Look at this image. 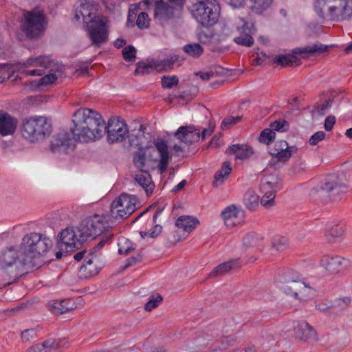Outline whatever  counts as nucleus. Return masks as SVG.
Listing matches in <instances>:
<instances>
[{
    "label": "nucleus",
    "mask_w": 352,
    "mask_h": 352,
    "mask_svg": "<svg viewBox=\"0 0 352 352\" xmlns=\"http://www.w3.org/2000/svg\"><path fill=\"white\" fill-rule=\"evenodd\" d=\"M325 137V133L323 131H318L311 135L309 142L311 145H316L318 142L322 141Z\"/></svg>",
    "instance_id": "obj_57"
},
{
    "label": "nucleus",
    "mask_w": 352,
    "mask_h": 352,
    "mask_svg": "<svg viewBox=\"0 0 352 352\" xmlns=\"http://www.w3.org/2000/svg\"><path fill=\"white\" fill-rule=\"evenodd\" d=\"M256 30L254 25L241 17H236L225 24L223 33L226 35L238 34L234 37V41L239 45L252 47L254 40L252 35Z\"/></svg>",
    "instance_id": "obj_4"
},
{
    "label": "nucleus",
    "mask_w": 352,
    "mask_h": 352,
    "mask_svg": "<svg viewBox=\"0 0 352 352\" xmlns=\"http://www.w3.org/2000/svg\"><path fill=\"white\" fill-rule=\"evenodd\" d=\"M85 240L81 234L80 227H67L58 233L57 245L61 250L71 252L79 249Z\"/></svg>",
    "instance_id": "obj_11"
},
{
    "label": "nucleus",
    "mask_w": 352,
    "mask_h": 352,
    "mask_svg": "<svg viewBox=\"0 0 352 352\" xmlns=\"http://www.w3.org/2000/svg\"><path fill=\"white\" fill-rule=\"evenodd\" d=\"M18 263L20 265H24L28 263L27 261H23L21 256L20 245L18 250L14 246H10L2 251L0 256L1 266L18 267Z\"/></svg>",
    "instance_id": "obj_19"
},
{
    "label": "nucleus",
    "mask_w": 352,
    "mask_h": 352,
    "mask_svg": "<svg viewBox=\"0 0 352 352\" xmlns=\"http://www.w3.org/2000/svg\"><path fill=\"white\" fill-rule=\"evenodd\" d=\"M138 199L134 195L122 194L113 201L111 209L107 214L113 225L128 218L136 209Z\"/></svg>",
    "instance_id": "obj_6"
},
{
    "label": "nucleus",
    "mask_w": 352,
    "mask_h": 352,
    "mask_svg": "<svg viewBox=\"0 0 352 352\" xmlns=\"http://www.w3.org/2000/svg\"><path fill=\"white\" fill-rule=\"evenodd\" d=\"M199 224V220L192 216H181L176 222L175 226L184 230L185 232H190Z\"/></svg>",
    "instance_id": "obj_34"
},
{
    "label": "nucleus",
    "mask_w": 352,
    "mask_h": 352,
    "mask_svg": "<svg viewBox=\"0 0 352 352\" xmlns=\"http://www.w3.org/2000/svg\"><path fill=\"white\" fill-rule=\"evenodd\" d=\"M331 100H328L325 101L320 107H318V114L320 116H324L326 113L327 109L331 107Z\"/></svg>",
    "instance_id": "obj_63"
},
{
    "label": "nucleus",
    "mask_w": 352,
    "mask_h": 352,
    "mask_svg": "<svg viewBox=\"0 0 352 352\" xmlns=\"http://www.w3.org/2000/svg\"><path fill=\"white\" fill-rule=\"evenodd\" d=\"M162 230V228L160 225H155L152 229H151L148 232H144L145 235H148L152 238L157 237Z\"/></svg>",
    "instance_id": "obj_60"
},
{
    "label": "nucleus",
    "mask_w": 352,
    "mask_h": 352,
    "mask_svg": "<svg viewBox=\"0 0 352 352\" xmlns=\"http://www.w3.org/2000/svg\"><path fill=\"white\" fill-rule=\"evenodd\" d=\"M97 8L96 6L89 2L82 3L79 7L76 9L74 19L76 21H79L80 19H82L85 25L87 22L94 16H98L96 15Z\"/></svg>",
    "instance_id": "obj_26"
},
{
    "label": "nucleus",
    "mask_w": 352,
    "mask_h": 352,
    "mask_svg": "<svg viewBox=\"0 0 352 352\" xmlns=\"http://www.w3.org/2000/svg\"><path fill=\"white\" fill-rule=\"evenodd\" d=\"M244 204L250 210H254L258 206V196L252 190H248L244 195Z\"/></svg>",
    "instance_id": "obj_40"
},
{
    "label": "nucleus",
    "mask_w": 352,
    "mask_h": 352,
    "mask_svg": "<svg viewBox=\"0 0 352 352\" xmlns=\"http://www.w3.org/2000/svg\"><path fill=\"white\" fill-rule=\"evenodd\" d=\"M241 119V117L240 116H236V117H228L225 118L221 124V128L223 130H226L230 129L232 125L238 123Z\"/></svg>",
    "instance_id": "obj_53"
},
{
    "label": "nucleus",
    "mask_w": 352,
    "mask_h": 352,
    "mask_svg": "<svg viewBox=\"0 0 352 352\" xmlns=\"http://www.w3.org/2000/svg\"><path fill=\"white\" fill-rule=\"evenodd\" d=\"M329 49V46L326 45H323L320 43H314L311 45H308L305 47L296 48L294 50V52L295 54H309V55H315V54H321L324 52H326Z\"/></svg>",
    "instance_id": "obj_35"
},
{
    "label": "nucleus",
    "mask_w": 352,
    "mask_h": 352,
    "mask_svg": "<svg viewBox=\"0 0 352 352\" xmlns=\"http://www.w3.org/2000/svg\"><path fill=\"white\" fill-rule=\"evenodd\" d=\"M275 136L276 133L272 129H265L261 133L258 140L268 145L274 140Z\"/></svg>",
    "instance_id": "obj_45"
},
{
    "label": "nucleus",
    "mask_w": 352,
    "mask_h": 352,
    "mask_svg": "<svg viewBox=\"0 0 352 352\" xmlns=\"http://www.w3.org/2000/svg\"><path fill=\"white\" fill-rule=\"evenodd\" d=\"M240 216H243V212L234 205L226 207L221 212V217L228 227H233L240 223Z\"/></svg>",
    "instance_id": "obj_27"
},
{
    "label": "nucleus",
    "mask_w": 352,
    "mask_h": 352,
    "mask_svg": "<svg viewBox=\"0 0 352 352\" xmlns=\"http://www.w3.org/2000/svg\"><path fill=\"white\" fill-rule=\"evenodd\" d=\"M250 9L254 13L261 14L271 5L272 0H248Z\"/></svg>",
    "instance_id": "obj_39"
},
{
    "label": "nucleus",
    "mask_w": 352,
    "mask_h": 352,
    "mask_svg": "<svg viewBox=\"0 0 352 352\" xmlns=\"http://www.w3.org/2000/svg\"><path fill=\"white\" fill-rule=\"evenodd\" d=\"M109 20L106 16L98 15L94 16L85 25V30L91 44L100 47L107 42L109 37Z\"/></svg>",
    "instance_id": "obj_10"
},
{
    "label": "nucleus",
    "mask_w": 352,
    "mask_h": 352,
    "mask_svg": "<svg viewBox=\"0 0 352 352\" xmlns=\"http://www.w3.org/2000/svg\"><path fill=\"white\" fill-rule=\"evenodd\" d=\"M167 239L170 245H174L179 242L181 238L176 231H173L168 234Z\"/></svg>",
    "instance_id": "obj_62"
},
{
    "label": "nucleus",
    "mask_w": 352,
    "mask_h": 352,
    "mask_svg": "<svg viewBox=\"0 0 352 352\" xmlns=\"http://www.w3.org/2000/svg\"><path fill=\"white\" fill-rule=\"evenodd\" d=\"M178 57L176 55H168L164 59L153 60L154 68L159 71L168 70L172 68L174 63L177 60Z\"/></svg>",
    "instance_id": "obj_38"
},
{
    "label": "nucleus",
    "mask_w": 352,
    "mask_h": 352,
    "mask_svg": "<svg viewBox=\"0 0 352 352\" xmlns=\"http://www.w3.org/2000/svg\"><path fill=\"white\" fill-rule=\"evenodd\" d=\"M177 139L186 144H192L200 138V130L195 125L182 126L175 133Z\"/></svg>",
    "instance_id": "obj_21"
},
{
    "label": "nucleus",
    "mask_w": 352,
    "mask_h": 352,
    "mask_svg": "<svg viewBox=\"0 0 352 352\" xmlns=\"http://www.w3.org/2000/svg\"><path fill=\"white\" fill-rule=\"evenodd\" d=\"M272 245L276 251H283L288 245V241L284 236H276L272 240Z\"/></svg>",
    "instance_id": "obj_46"
},
{
    "label": "nucleus",
    "mask_w": 352,
    "mask_h": 352,
    "mask_svg": "<svg viewBox=\"0 0 352 352\" xmlns=\"http://www.w3.org/2000/svg\"><path fill=\"white\" fill-rule=\"evenodd\" d=\"M20 276L19 267L1 266L0 287H5L15 283Z\"/></svg>",
    "instance_id": "obj_25"
},
{
    "label": "nucleus",
    "mask_w": 352,
    "mask_h": 352,
    "mask_svg": "<svg viewBox=\"0 0 352 352\" xmlns=\"http://www.w3.org/2000/svg\"><path fill=\"white\" fill-rule=\"evenodd\" d=\"M146 162V155L142 151H139L134 153L133 164L138 168L142 169Z\"/></svg>",
    "instance_id": "obj_49"
},
{
    "label": "nucleus",
    "mask_w": 352,
    "mask_h": 352,
    "mask_svg": "<svg viewBox=\"0 0 352 352\" xmlns=\"http://www.w3.org/2000/svg\"><path fill=\"white\" fill-rule=\"evenodd\" d=\"M344 232V229L342 226H329L327 229L325 236L327 239L331 241L332 240L340 237Z\"/></svg>",
    "instance_id": "obj_42"
},
{
    "label": "nucleus",
    "mask_w": 352,
    "mask_h": 352,
    "mask_svg": "<svg viewBox=\"0 0 352 352\" xmlns=\"http://www.w3.org/2000/svg\"><path fill=\"white\" fill-rule=\"evenodd\" d=\"M345 188L339 181L336 175L327 176L318 187L314 188L311 190V195L314 196L318 194L320 196H324V193H329L336 191L339 193Z\"/></svg>",
    "instance_id": "obj_18"
},
{
    "label": "nucleus",
    "mask_w": 352,
    "mask_h": 352,
    "mask_svg": "<svg viewBox=\"0 0 352 352\" xmlns=\"http://www.w3.org/2000/svg\"><path fill=\"white\" fill-rule=\"evenodd\" d=\"M71 132L73 138L67 131L59 132L51 143L54 153H68L74 148L73 140L87 143L99 140L104 135L106 126L102 116L96 111L89 108H80L72 115Z\"/></svg>",
    "instance_id": "obj_1"
},
{
    "label": "nucleus",
    "mask_w": 352,
    "mask_h": 352,
    "mask_svg": "<svg viewBox=\"0 0 352 352\" xmlns=\"http://www.w3.org/2000/svg\"><path fill=\"white\" fill-rule=\"evenodd\" d=\"M256 50L255 53L257 54V56L253 60V64L254 65H262L264 63L265 59L267 58V55L263 52H258V48Z\"/></svg>",
    "instance_id": "obj_59"
},
{
    "label": "nucleus",
    "mask_w": 352,
    "mask_h": 352,
    "mask_svg": "<svg viewBox=\"0 0 352 352\" xmlns=\"http://www.w3.org/2000/svg\"><path fill=\"white\" fill-rule=\"evenodd\" d=\"M52 132V122L45 116H32L23 120L21 134L31 142L42 141Z\"/></svg>",
    "instance_id": "obj_3"
},
{
    "label": "nucleus",
    "mask_w": 352,
    "mask_h": 352,
    "mask_svg": "<svg viewBox=\"0 0 352 352\" xmlns=\"http://www.w3.org/2000/svg\"><path fill=\"white\" fill-rule=\"evenodd\" d=\"M122 53L126 61L131 62L135 60L136 50L133 45H129L123 48Z\"/></svg>",
    "instance_id": "obj_50"
},
{
    "label": "nucleus",
    "mask_w": 352,
    "mask_h": 352,
    "mask_svg": "<svg viewBox=\"0 0 352 352\" xmlns=\"http://www.w3.org/2000/svg\"><path fill=\"white\" fill-rule=\"evenodd\" d=\"M231 171L232 168L230 166V164L227 162H223L221 169L216 173L214 177V181L212 182L213 186L218 188L219 186H221L224 183L226 178L231 173Z\"/></svg>",
    "instance_id": "obj_37"
},
{
    "label": "nucleus",
    "mask_w": 352,
    "mask_h": 352,
    "mask_svg": "<svg viewBox=\"0 0 352 352\" xmlns=\"http://www.w3.org/2000/svg\"><path fill=\"white\" fill-rule=\"evenodd\" d=\"M257 239L254 233H248L243 237V244L246 247L253 246L256 245Z\"/></svg>",
    "instance_id": "obj_54"
},
{
    "label": "nucleus",
    "mask_w": 352,
    "mask_h": 352,
    "mask_svg": "<svg viewBox=\"0 0 352 352\" xmlns=\"http://www.w3.org/2000/svg\"><path fill=\"white\" fill-rule=\"evenodd\" d=\"M106 129L109 143L122 142L129 133L126 124L118 119H110Z\"/></svg>",
    "instance_id": "obj_16"
},
{
    "label": "nucleus",
    "mask_w": 352,
    "mask_h": 352,
    "mask_svg": "<svg viewBox=\"0 0 352 352\" xmlns=\"http://www.w3.org/2000/svg\"><path fill=\"white\" fill-rule=\"evenodd\" d=\"M296 59V58L292 55H278L274 57L273 62L281 66H289L293 65Z\"/></svg>",
    "instance_id": "obj_44"
},
{
    "label": "nucleus",
    "mask_w": 352,
    "mask_h": 352,
    "mask_svg": "<svg viewBox=\"0 0 352 352\" xmlns=\"http://www.w3.org/2000/svg\"><path fill=\"white\" fill-rule=\"evenodd\" d=\"M153 144L160 153V157L158 168L161 173H164L166 170L168 162L171 159L168 153L167 144L165 140L160 138L155 140Z\"/></svg>",
    "instance_id": "obj_23"
},
{
    "label": "nucleus",
    "mask_w": 352,
    "mask_h": 352,
    "mask_svg": "<svg viewBox=\"0 0 352 352\" xmlns=\"http://www.w3.org/2000/svg\"><path fill=\"white\" fill-rule=\"evenodd\" d=\"M280 288L300 301L307 300L312 294V288L307 285L297 274H286L280 282Z\"/></svg>",
    "instance_id": "obj_7"
},
{
    "label": "nucleus",
    "mask_w": 352,
    "mask_h": 352,
    "mask_svg": "<svg viewBox=\"0 0 352 352\" xmlns=\"http://www.w3.org/2000/svg\"><path fill=\"white\" fill-rule=\"evenodd\" d=\"M41 67L45 69H49L51 72L62 71L63 65L52 60L47 56H39L37 57H30L23 64L18 63L17 64H6L0 63V74H9L10 72L15 71V67L19 69L22 67Z\"/></svg>",
    "instance_id": "obj_9"
},
{
    "label": "nucleus",
    "mask_w": 352,
    "mask_h": 352,
    "mask_svg": "<svg viewBox=\"0 0 352 352\" xmlns=\"http://www.w3.org/2000/svg\"><path fill=\"white\" fill-rule=\"evenodd\" d=\"M294 331L296 337L304 341H316L318 335L316 330L306 321H298L294 322Z\"/></svg>",
    "instance_id": "obj_22"
},
{
    "label": "nucleus",
    "mask_w": 352,
    "mask_h": 352,
    "mask_svg": "<svg viewBox=\"0 0 352 352\" xmlns=\"http://www.w3.org/2000/svg\"><path fill=\"white\" fill-rule=\"evenodd\" d=\"M288 126L287 122L285 120H276L270 124L272 129L277 131H285Z\"/></svg>",
    "instance_id": "obj_55"
},
{
    "label": "nucleus",
    "mask_w": 352,
    "mask_h": 352,
    "mask_svg": "<svg viewBox=\"0 0 352 352\" xmlns=\"http://www.w3.org/2000/svg\"><path fill=\"white\" fill-rule=\"evenodd\" d=\"M118 252L120 254H127L135 250V245L126 238H121L118 243Z\"/></svg>",
    "instance_id": "obj_43"
},
{
    "label": "nucleus",
    "mask_w": 352,
    "mask_h": 352,
    "mask_svg": "<svg viewBox=\"0 0 352 352\" xmlns=\"http://www.w3.org/2000/svg\"><path fill=\"white\" fill-rule=\"evenodd\" d=\"M298 148L296 146H286L281 148L280 151L276 153H271L272 159H276L278 162H286L291 157L297 153Z\"/></svg>",
    "instance_id": "obj_36"
},
{
    "label": "nucleus",
    "mask_w": 352,
    "mask_h": 352,
    "mask_svg": "<svg viewBox=\"0 0 352 352\" xmlns=\"http://www.w3.org/2000/svg\"><path fill=\"white\" fill-rule=\"evenodd\" d=\"M50 311L55 314H63L76 307L72 299L54 300L49 304Z\"/></svg>",
    "instance_id": "obj_30"
},
{
    "label": "nucleus",
    "mask_w": 352,
    "mask_h": 352,
    "mask_svg": "<svg viewBox=\"0 0 352 352\" xmlns=\"http://www.w3.org/2000/svg\"><path fill=\"white\" fill-rule=\"evenodd\" d=\"M336 122V118L334 116H328L324 122V129L327 131H331L333 126Z\"/></svg>",
    "instance_id": "obj_64"
},
{
    "label": "nucleus",
    "mask_w": 352,
    "mask_h": 352,
    "mask_svg": "<svg viewBox=\"0 0 352 352\" xmlns=\"http://www.w3.org/2000/svg\"><path fill=\"white\" fill-rule=\"evenodd\" d=\"M53 246V242L45 234L32 232L25 234L20 243L21 256L28 263L46 256Z\"/></svg>",
    "instance_id": "obj_2"
},
{
    "label": "nucleus",
    "mask_w": 352,
    "mask_h": 352,
    "mask_svg": "<svg viewBox=\"0 0 352 352\" xmlns=\"http://www.w3.org/2000/svg\"><path fill=\"white\" fill-rule=\"evenodd\" d=\"M183 50L188 56L193 58L199 57L204 52L202 46L197 43L187 44L184 46Z\"/></svg>",
    "instance_id": "obj_41"
},
{
    "label": "nucleus",
    "mask_w": 352,
    "mask_h": 352,
    "mask_svg": "<svg viewBox=\"0 0 352 352\" xmlns=\"http://www.w3.org/2000/svg\"><path fill=\"white\" fill-rule=\"evenodd\" d=\"M178 83L179 80L176 76H163L161 78L162 87L164 89H171Z\"/></svg>",
    "instance_id": "obj_47"
},
{
    "label": "nucleus",
    "mask_w": 352,
    "mask_h": 352,
    "mask_svg": "<svg viewBox=\"0 0 352 352\" xmlns=\"http://www.w3.org/2000/svg\"><path fill=\"white\" fill-rule=\"evenodd\" d=\"M287 145H288V143L285 140L276 141L274 143V147L270 149L269 153L271 155V153H276V152L280 151V149L282 148V146H283V148H284Z\"/></svg>",
    "instance_id": "obj_61"
},
{
    "label": "nucleus",
    "mask_w": 352,
    "mask_h": 352,
    "mask_svg": "<svg viewBox=\"0 0 352 352\" xmlns=\"http://www.w3.org/2000/svg\"><path fill=\"white\" fill-rule=\"evenodd\" d=\"M113 222H111L109 216L105 214H95L84 219L80 224V231L85 239L88 237H96L103 232L112 228Z\"/></svg>",
    "instance_id": "obj_8"
},
{
    "label": "nucleus",
    "mask_w": 352,
    "mask_h": 352,
    "mask_svg": "<svg viewBox=\"0 0 352 352\" xmlns=\"http://www.w3.org/2000/svg\"><path fill=\"white\" fill-rule=\"evenodd\" d=\"M320 265L329 274L343 272L349 265V261L338 256L324 255Z\"/></svg>",
    "instance_id": "obj_17"
},
{
    "label": "nucleus",
    "mask_w": 352,
    "mask_h": 352,
    "mask_svg": "<svg viewBox=\"0 0 352 352\" xmlns=\"http://www.w3.org/2000/svg\"><path fill=\"white\" fill-rule=\"evenodd\" d=\"M45 18L43 12L33 10L25 14V21L22 25V31L28 37L39 36L45 30Z\"/></svg>",
    "instance_id": "obj_14"
},
{
    "label": "nucleus",
    "mask_w": 352,
    "mask_h": 352,
    "mask_svg": "<svg viewBox=\"0 0 352 352\" xmlns=\"http://www.w3.org/2000/svg\"><path fill=\"white\" fill-rule=\"evenodd\" d=\"M352 17V0H333L331 21H340Z\"/></svg>",
    "instance_id": "obj_20"
},
{
    "label": "nucleus",
    "mask_w": 352,
    "mask_h": 352,
    "mask_svg": "<svg viewBox=\"0 0 352 352\" xmlns=\"http://www.w3.org/2000/svg\"><path fill=\"white\" fill-rule=\"evenodd\" d=\"M184 0H168L157 1L155 8V19L162 25H166L170 20L174 19L184 6Z\"/></svg>",
    "instance_id": "obj_13"
},
{
    "label": "nucleus",
    "mask_w": 352,
    "mask_h": 352,
    "mask_svg": "<svg viewBox=\"0 0 352 352\" xmlns=\"http://www.w3.org/2000/svg\"><path fill=\"white\" fill-rule=\"evenodd\" d=\"M228 150L229 154L234 155L236 159L241 160L249 158L254 153L252 148L246 144H233Z\"/></svg>",
    "instance_id": "obj_31"
},
{
    "label": "nucleus",
    "mask_w": 352,
    "mask_h": 352,
    "mask_svg": "<svg viewBox=\"0 0 352 352\" xmlns=\"http://www.w3.org/2000/svg\"><path fill=\"white\" fill-rule=\"evenodd\" d=\"M280 179L276 175H266L261 180L260 189L263 193L261 204L266 208L274 206V199L278 190L281 188Z\"/></svg>",
    "instance_id": "obj_12"
},
{
    "label": "nucleus",
    "mask_w": 352,
    "mask_h": 352,
    "mask_svg": "<svg viewBox=\"0 0 352 352\" xmlns=\"http://www.w3.org/2000/svg\"><path fill=\"white\" fill-rule=\"evenodd\" d=\"M162 301V296L157 294L155 298L152 296V298L150 299L144 305V309L146 311H151L153 309L156 308L160 303Z\"/></svg>",
    "instance_id": "obj_52"
},
{
    "label": "nucleus",
    "mask_w": 352,
    "mask_h": 352,
    "mask_svg": "<svg viewBox=\"0 0 352 352\" xmlns=\"http://www.w3.org/2000/svg\"><path fill=\"white\" fill-rule=\"evenodd\" d=\"M134 183L135 185L142 187L147 196L152 194L155 188L151 175L147 171H142V170L135 175Z\"/></svg>",
    "instance_id": "obj_29"
},
{
    "label": "nucleus",
    "mask_w": 352,
    "mask_h": 352,
    "mask_svg": "<svg viewBox=\"0 0 352 352\" xmlns=\"http://www.w3.org/2000/svg\"><path fill=\"white\" fill-rule=\"evenodd\" d=\"M17 124V119L6 112L0 111V134L1 135L6 136L13 134Z\"/></svg>",
    "instance_id": "obj_24"
},
{
    "label": "nucleus",
    "mask_w": 352,
    "mask_h": 352,
    "mask_svg": "<svg viewBox=\"0 0 352 352\" xmlns=\"http://www.w3.org/2000/svg\"><path fill=\"white\" fill-rule=\"evenodd\" d=\"M56 79L57 76L54 74L50 73L44 76L39 80L40 85H48L54 82L56 80Z\"/></svg>",
    "instance_id": "obj_56"
},
{
    "label": "nucleus",
    "mask_w": 352,
    "mask_h": 352,
    "mask_svg": "<svg viewBox=\"0 0 352 352\" xmlns=\"http://www.w3.org/2000/svg\"><path fill=\"white\" fill-rule=\"evenodd\" d=\"M101 254L90 252L85 258V263L79 270V276L81 278H89L98 274L103 267Z\"/></svg>",
    "instance_id": "obj_15"
},
{
    "label": "nucleus",
    "mask_w": 352,
    "mask_h": 352,
    "mask_svg": "<svg viewBox=\"0 0 352 352\" xmlns=\"http://www.w3.org/2000/svg\"><path fill=\"white\" fill-rule=\"evenodd\" d=\"M333 0H315L314 10L318 16L324 20L331 21Z\"/></svg>",
    "instance_id": "obj_28"
},
{
    "label": "nucleus",
    "mask_w": 352,
    "mask_h": 352,
    "mask_svg": "<svg viewBox=\"0 0 352 352\" xmlns=\"http://www.w3.org/2000/svg\"><path fill=\"white\" fill-rule=\"evenodd\" d=\"M153 60L148 63H138L135 70V75H145L149 73L150 69H155L153 65Z\"/></svg>",
    "instance_id": "obj_48"
},
{
    "label": "nucleus",
    "mask_w": 352,
    "mask_h": 352,
    "mask_svg": "<svg viewBox=\"0 0 352 352\" xmlns=\"http://www.w3.org/2000/svg\"><path fill=\"white\" fill-rule=\"evenodd\" d=\"M192 16L203 26L216 23L219 15V6L216 0H192Z\"/></svg>",
    "instance_id": "obj_5"
},
{
    "label": "nucleus",
    "mask_w": 352,
    "mask_h": 352,
    "mask_svg": "<svg viewBox=\"0 0 352 352\" xmlns=\"http://www.w3.org/2000/svg\"><path fill=\"white\" fill-rule=\"evenodd\" d=\"M36 333L34 329H26L21 332V338L23 341H30L34 338Z\"/></svg>",
    "instance_id": "obj_58"
},
{
    "label": "nucleus",
    "mask_w": 352,
    "mask_h": 352,
    "mask_svg": "<svg viewBox=\"0 0 352 352\" xmlns=\"http://www.w3.org/2000/svg\"><path fill=\"white\" fill-rule=\"evenodd\" d=\"M59 342L53 338L47 339L42 344H38L28 350V352H57Z\"/></svg>",
    "instance_id": "obj_33"
},
{
    "label": "nucleus",
    "mask_w": 352,
    "mask_h": 352,
    "mask_svg": "<svg viewBox=\"0 0 352 352\" xmlns=\"http://www.w3.org/2000/svg\"><path fill=\"white\" fill-rule=\"evenodd\" d=\"M241 266L240 262L238 259L230 260L228 262L223 263L217 266L210 274L209 277L214 278L222 276L230 270L237 268Z\"/></svg>",
    "instance_id": "obj_32"
},
{
    "label": "nucleus",
    "mask_w": 352,
    "mask_h": 352,
    "mask_svg": "<svg viewBox=\"0 0 352 352\" xmlns=\"http://www.w3.org/2000/svg\"><path fill=\"white\" fill-rule=\"evenodd\" d=\"M149 21L148 14L145 12H140L138 15L136 25L140 29L146 28L148 27Z\"/></svg>",
    "instance_id": "obj_51"
}]
</instances>
